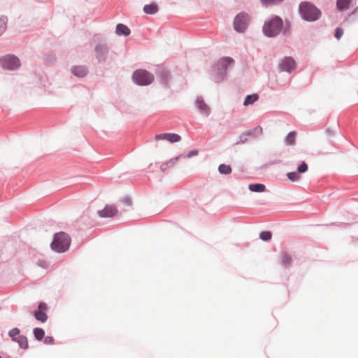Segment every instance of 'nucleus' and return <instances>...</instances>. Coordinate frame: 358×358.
<instances>
[{"mask_svg": "<svg viewBox=\"0 0 358 358\" xmlns=\"http://www.w3.org/2000/svg\"><path fill=\"white\" fill-rule=\"evenodd\" d=\"M287 176L292 181H297L300 178L298 173L296 172H289L287 174Z\"/></svg>", "mask_w": 358, "mask_h": 358, "instance_id": "7c9ffc66", "label": "nucleus"}, {"mask_svg": "<svg viewBox=\"0 0 358 358\" xmlns=\"http://www.w3.org/2000/svg\"><path fill=\"white\" fill-rule=\"evenodd\" d=\"M169 163L172 164L173 162L172 161H170L169 163L162 164L160 166L161 170L162 171H164L169 167Z\"/></svg>", "mask_w": 358, "mask_h": 358, "instance_id": "ea45409f", "label": "nucleus"}, {"mask_svg": "<svg viewBox=\"0 0 358 358\" xmlns=\"http://www.w3.org/2000/svg\"><path fill=\"white\" fill-rule=\"evenodd\" d=\"M20 331L18 328L15 327L12 329H10L8 331V336L12 338V340L14 341L15 338L20 336Z\"/></svg>", "mask_w": 358, "mask_h": 358, "instance_id": "c85d7f7f", "label": "nucleus"}, {"mask_svg": "<svg viewBox=\"0 0 358 358\" xmlns=\"http://www.w3.org/2000/svg\"><path fill=\"white\" fill-rule=\"evenodd\" d=\"M234 60L231 57H226L218 60L213 68V80L215 83H220L224 80L228 66L234 64Z\"/></svg>", "mask_w": 358, "mask_h": 358, "instance_id": "7ed1b4c3", "label": "nucleus"}, {"mask_svg": "<svg viewBox=\"0 0 358 358\" xmlns=\"http://www.w3.org/2000/svg\"><path fill=\"white\" fill-rule=\"evenodd\" d=\"M283 21L278 15H272L267 18L262 27L263 34L268 38H274L282 31Z\"/></svg>", "mask_w": 358, "mask_h": 358, "instance_id": "f257e3e1", "label": "nucleus"}, {"mask_svg": "<svg viewBox=\"0 0 358 358\" xmlns=\"http://www.w3.org/2000/svg\"><path fill=\"white\" fill-rule=\"evenodd\" d=\"M88 72L87 68L85 66H76L72 67L71 73L80 78H83L87 75Z\"/></svg>", "mask_w": 358, "mask_h": 358, "instance_id": "ddd939ff", "label": "nucleus"}, {"mask_svg": "<svg viewBox=\"0 0 358 358\" xmlns=\"http://www.w3.org/2000/svg\"><path fill=\"white\" fill-rule=\"evenodd\" d=\"M169 133L159 134L155 136L157 140H167Z\"/></svg>", "mask_w": 358, "mask_h": 358, "instance_id": "72a5a7b5", "label": "nucleus"}, {"mask_svg": "<svg viewBox=\"0 0 358 358\" xmlns=\"http://www.w3.org/2000/svg\"><path fill=\"white\" fill-rule=\"evenodd\" d=\"M248 189L253 192H263L265 191V185L263 184L255 183V184H250L248 186Z\"/></svg>", "mask_w": 358, "mask_h": 358, "instance_id": "a211bd4d", "label": "nucleus"}, {"mask_svg": "<svg viewBox=\"0 0 358 358\" xmlns=\"http://www.w3.org/2000/svg\"><path fill=\"white\" fill-rule=\"evenodd\" d=\"M34 317L41 322H45L48 320V315L44 311L36 310L34 313Z\"/></svg>", "mask_w": 358, "mask_h": 358, "instance_id": "5701e85b", "label": "nucleus"}, {"mask_svg": "<svg viewBox=\"0 0 358 358\" xmlns=\"http://www.w3.org/2000/svg\"><path fill=\"white\" fill-rule=\"evenodd\" d=\"M258 99H259V96L257 94L247 95L245 99L243 105L244 106H248L250 104H252L256 101H257Z\"/></svg>", "mask_w": 358, "mask_h": 358, "instance_id": "4be33fe9", "label": "nucleus"}, {"mask_svg": "<svg viewBox=\"0 0 358 358\" xmlns=\"http://www.w3.org/2000/svg\"><path fill=\"white\" fill-rule=\"evenodd\" d=\"M132 79L136 85L145 86L154 81V76L146 70L138 69L133 73Z\"/></svg>", "mask_w": 358, "mask_h": 358, "instance_id": "39448f33", "label": "nucleus"}, {"mask_svg": "<svg viewBox=\"0 0 358 358\" xmlns=\"http://www.w3.org/2000/svg\"><path fill=\"white\" fill-rule=\"evenodd\" d=\"M180 139H181V137L178 134L169 133V135L167 137V141H169V142L176 143V142L180 141Z\"/></svg>", "mask_w": 358, "mask_h": 358, "instance_id": "cd10ccee", "label": "nucleus"}, {"mask_svg": "<svg viewBox=\"0 0 358 358\" xmlns=\"http://www.w3.org/2000/svg\"><path fill=\"white\" fill-rule=\"evenodd\" d=\"M1 65L3 69L15 70L20 66V59L15 55H8L0 59Z\"/></svg>", "mask_w": 358, "mask_h": 358, "instance_id": "6e6552de", "label": "nucleus"}, {"mask_svg": "<svg viewBox=\"0 0 358 358\" xmlns=\"http://www.w3.org/2000/svg\"><path fill=\"white\" fill-rule=\"evenodd\" d=\"M308 170V165L305 162H303L300 165L297 167V171L300 173H303L306 172Z\"/></svg>", "mask_w": 358, "mask_h": 358, "instance_id": "2f4dec72", "label": "nucleus"}, {"mask_svg": "<svg viewBox=\"0 0 358 358\" xmlns=\"http://www.w3.org/2000/svg\"><path fill=\"white\" fill-rule=\"evenodd\" d=\"M8 18L6 16L0 17V36H1L6 29Z\"/></svg>", "mask_w": 358, "mask_h": 358, "instance_id": "a878e982", "label": "nucleus"}, {"mask_svg": "<svg viewBox=\"0 0 358 358\" xmlns=\"http://www.w3.org/2000/svg\"><path fill=\"white\" fill-rule=\"evenodd\" d=\"M38 308V310L43 311L44 310H45L47 308V306L45 303L41 302L39 303Z\"/></svg>", "mask_w": 358, "mask_h": 358, "instance_id": "58836bf2", "label": "nucleus"}, {"mask_svg": "<svg viewBox=\"0 0 358 358\" xmlns=\"http://www.w3.org/2000/svg\"><path fill=\"white\" fill-rule=\"evenodd\" d=\"M122 203L126 204L128 206H130L132 203L131 199L129 196H125L122 200Z\"/></svg>", "mask_w": 358, "mask_h": 358, "instance_id": "c9c22d12", "label": "nucleus"}, {"mask_svg": "<svg viewBox=\"0 0 358 358\" xmlns=\"http://www.w3.org/2000/svg\"><path fill=\"white\" fill-rule=\"evenodd\" d=\"M262 5L265 7L275 6L281 2H282L284 0H260Z\"/></svg>", "mask_w": 358, "mask_h": 358, "instance_id": "bb28decb", "label": "nucleus"}, {"mask_svg": "<svg viewBox=\"0 0 358 358\" xmlns=\"http://www.w3.org/2000/svg\"><path fill=\"white\" fill-rule=\"evenodd\" d=\"M296 134L295 131L289 132L285 139V143L287 145H293L295 144Z\"/></svg>", "mask_w": 358, "mask_h": 358, "instance_id": "aec40b11", "label": "nucleus"}, {"mask_svg": "<svg viewBox=\"0 0 358 358\" xmlns=\"http://www.w3.org/2000/svg\"><path fill=\"white\" fill-rule=\"evenodd\" d=\"M117 213V208L110 205H106L103 210H98V214L101 217H111L116 215Z\"/></svg>", "mask_w": 358, "mask_h": 358, "instance_id": "9d476101", "label": "nucleus"}, {"mask_svg": "<svg viewBox=\"0 0 358 358\" xmlns=\"http://www.w3.org/2000/svg\"><path fill=\"white\" fill-rule=\"evenodd\" d=\"M296 62L291 57H285L278 64L279 69L281 71L288 73L292 72L296 69Z\"/></svg>", "mask_w": 358, "mask_h": 358, "instance_id": "1a4fd4ad", "label": "nucleus"}, {"mask_svg": "<svg viewBox=\"0 0 358 358\" xmlns=\"http://www.w3.org/2000/svg\"><path fill=\"white\" fill-rule=\"evenodd\" d=\"M357 10H358V7H357V8H356L354 10L353 13H356Z\"/></svg>", "mask_w": 358, "mask_h": 358, "instance_id": "a19ab883", "label": "nucleus"}, {"mask_svg": "<svg viewBox=\"0 0 358 358\" xmlns=\"http://www.w3.org/2000/svg\"><path fill=\"white\" fill-rule=\"evenodd\" d=\"M299 13L301 17L308 22L317 20L322 15L321 10L310 2L303 1L299 4Z\"/></svg>", "mask_w": 358, "mask_h": 358, "instance_id": "f03ea898", "label": "nucleus"}, {"mask_svg": "<svg viewBox=\"0 0 358 358\" xmlns=\"http://www.w3.org/2000/svg\"><path fill=\"white\" fill-rule=\"evenodd\" d=\"M351 1H352V0H337L336 1L337 8L340 11H343L349 7Z\"/></svg>", "mask_w": 358, "mask_h": 358, "instance_id": "6ab92c4d", "label": "nucleus"}, {"mask_svg": "<svg viewBox=\"0 0 358 358\" xmlns=\"http://www.w3.org/2000/svg\"><path fill=\"white\" fill-rule=\"evenodd\" d=\"M251 130L252 131V134L261 135L262 134V128L260 126H257Z\"/></svg>", "mask_w": 358, "mask_h": 358, "instance_id": "f704fd0d", "label": "nucleus"}, {"mask_svg": "<svg viewBox=\"0 0 358 358\" xmlns=\"http://www.w3.org/2000/svg\"><path fill=\"white\" fill-rule=\"evenodd\" d=\"M250 21L249 15L242 12L238 13L234 20V28L239 33H243L247 29Z\"/></svg>", "mask_w": 358, "mask_h": 358, "instance_id": "423d86ee", "label": "nucleus"}, {"mask_svg": "<svg viewBox=\"0 0 358 358\" xmlns=\"http://www.w3.org/2000/svg\"><path fill=\"white\" fill-rule=\"evenodd\" d=\"M115 33L118 36H127L130 34L131 31L127 26L120 23V24H117L116 26Z\"/></svg>", "mask_w": 358, "mask_h": 358, "instance_id": "4468645a", "label": "nucleus"}, {"mask_svg": "<svg viewBox=\"0 0 358 358\" xmlns=\"http://www.w3.org/2000/svg\"><path fill=\"white\" fill-rule=\"evenodd\" d=\"M343 29H341L340 27L336 28V31H335V37L337 39H340L341 38V36H343Z\"/></svg>", "mask_w": 358, "mask_h": 358, "instance_id": "473e14b6", "label": "nucleus"}, {"mask_svg": "<svg viewBox=\"0 0 358 358\" xmlns=\"http://www.w3.org/2000/svg\"><path fill=\"white\" fill-rule=\"evenodd\" d=\"M34 337L38 341H41L45 336V331L41 328H34L33 330Z\"/></svg>", "mask_w": 358, "mask_h": 358, "instance_id": "b1692460", "label": "nucleus"}, {"mask_svg": "<svg viewBox=\"0 0 358 358\" xmlns=\"http://www.w3.org/2000/svg\"><path fill=\"white\" fill-rule=\"evenodd\" d=\"M252 135V130H248L239 136V141L236 144L245 143L248 141V137Z\"/></svg>", "mask_w": 358, "mask_h": 358, "instance_id": "412c9836", "label": "nucleus"}, {"mask_svg": "<svg viewBox=\"0 0 358 358\" xmlns=\"http://www.w3.org/2000/svg\"><path fill=\"white\" fill-rule=\"evenodd\" d=\"M271 233L268 231H262L259 235V238L264 241H269L271 238Z\"/></svg>", "mask_w": 358, "mask_h": 358, "instance_id": "c756f323", "label": "nucleus"}, {"mask_svg": "<svg viewBox=\"0 0 358 358\" xmlns=\"http://www.w3.org/2000/svg\"><path fill=\"white\" fill-rule=\"evenodd\" d=\"M15 342H17L19 345V346L22 349H27L28 348V341L27 338L24 335H20L18 336L15 340H14Z\"/></svg>", "mask_w": 358, "mask_h": 358, "instance_id": "f3484780", "label": "nucleus"}, {"mask_svg": "<svg viewBox=\"0 0 358 358\" xmlns=\"http://www.w3.org/2000/svg\"><path fill=\"white\" fill-rule=\"evenodd\" d=\"M159 78H160V80H161V83L168 87L169 86V81L171 80V75H170V73L169 72L168 70L164 69V68H161L158 70V73H157Z\"/></svg>", "mask_w": 358, "mask_h": 358, "instance_id": "9b49d317", "label": "nucleus"}, {"mask_svg": "<svg viewBox=\"0 0 358 358\" xmlns=\"http://www.w3.org/2000/svg\"><path fill=\"white\" fill-rule=\"evenodd\" d=\"M159 8L156 3L145 5L143 11L146 14L154 15L158 12Z\"/></svg>", "mask_w": 358, "mask_h": 358, "instance_id": "2eb2a0df", "label": "nucleus"}, {"mask_svg": "<svg viewBox=\"0 0 358 358\" xmlns=\"http://www.w3.org/2000/svg\"><path fill=\"white\" fill-rule=\"evenodd\" d=\"M110 48L106 43H98L94 48L95 57L98 63L104 64L109 55Z\"/></svg>", "mask_w": 358, "mask_h": 358, "instance_id": "0eeeda50", "label": "nucleus"}, {"mask_svg": "<svg viewBox=\"0 0 358 358\" xmlns=\"http://www.w3.org/2000/svg\"><path fill=\"white\" fill-rule=\"evenodd\" d=\"M198 153H199V152H198V150H191V151L188 153L187 157H188L189 158H190V157H194V156L197 155H198Z\"/></svg>", "mask_w": 358, "mask_h": 358, "instance_id": "4c0bfd02", "label": "nucleus"}, {"mask_svg": "<svg viewBox=\"0 0 358 358\" xmlns=\"http://www.w3.org/2000/svg\"><path fill=\"white\" fill-rule=\"evenodd\" d=\"M70 243V236L64 232H59L55 234L51 248L57 252H64L69 249Z\"/></svg>", "mask_w": 358, "mask_h": 358, "instance_id": "20e7f679", "label": "nucleus"}, {"mask_svg": "<svg viewBox=\"0 0 358 358\" xmlns=\"http://www.w3.org/2000/svg\"><path fill=\"white\" fill-rule=\"evenodd\" d=\"M218 171L221 174H230L231 173V168L229 165L222 164L218 167Z\"/></svg>", "mask_w": 358, "mask_h": 358, "instance_id": "393cba45", "label": "nucleus"}, {"mask_svg": "<svg viewBox=\"0 0 358 358\" xmlns=\"http://www.w3.org/2000/svg\"><path fill=\"white\" fill-rule=\"evenodd\" d=\"M54 342V338L51 336H46L44 339V343L45 344H52Z\"/></svg>", "mask_w": 358, "mask_h": 358, "instance_id": "e433bc0d", "label": "nucleus"}, {"mask_svg": "<svg viewBox=\"0 0 358 358\" xmlns=\"http://www.w3.org/2000/svg\"><path fill=\"white\" fill-rule=\"evenodd\" d=\"M292 264V258L287 252H282L281 255V264L285 268H289Z\"/></svg>", "mask_w": 358, "mask_h": 358, "instance_id": "dca6fc26", "label": "nucleus"}, {"mask_svg": "<svg viewBox=\"0 0 358 358\" xmlns=\"http://www.w3.org/2000/svg\"><path fill=\"white\" fill-rule=\"evenodd\" d=\"M196 104L199 111L204 114L206 116H208L210 113V109L207 104L204 102L202 97H198L196 101Z\"/></svg>", "mask_w": 358, "mask_h": 358, "instance_id": "f8f14e48", "label": "nucleus"}]
</instances>
